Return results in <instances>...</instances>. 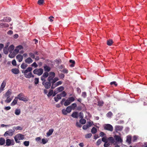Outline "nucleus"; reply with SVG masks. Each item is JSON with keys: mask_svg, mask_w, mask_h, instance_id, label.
<instances>
[{"mask_svg": "<svg viewBox=\"0 0 147 147\" xmlns=\"http://www.w3.org/2000/svg\"><path fill=\"white\" fill-rule=\"evenodd\" d=\"M32 70V68L28 67L24 71H22V72L24 73V76L27 78H30L31 77L34 78V75L32 74L30 72Z\"/></svg>", "mask_w": 147, "mask_h": 147, "instance_id": "obj_1", "label": "nucleus"}, {"mask_svg": "<svg viewBox=\"0 0 147 147\" xmlns=\"http://www.w3.org/2000/svg\"><path fill=\"white\" fill-rule=\"evenodd\" d=\"M32 70V68L28 67L24 71H22V72L24 73V76L27 78H30L31 77L34 78V75L32 74L30 72Z\"/></svg>", "mask_w": 147, "mask_h": 147, "instance_id": "obj_2", "label": "nucleus"}, {"mask_svg": "<svg viewBox=\"0 0 147 147\" xmlns=\"http://www.w3.org/2000/svg\"><path fill=\"white\" fill-rule=\"evenodd\" d=\"M32 70V68L28 67L24 71H22V72L24 73V76L27 78H30L31 77L34 78V75L32 74L30 72Z\"/></svg>", "mask_w": 147, "mask_h": 147, "instance_id": "obj_3", "label": "nucleus"}, {"mask_svg": "<svg viewBox=\"0 0 147 147\" xmlns=\"http://www.w3.org/2000/svg\"><path fill=\"white\" fill-rule=\"evenodd\" d=\"M24 138V135L20 134H18L14 137L15 141L17 143L20 142V141L19 140H23Z\"/></svg>", "mask_w": 147, "mask_h": 147, "instance_id": "obj_4", "label": "nucleus"}, {"mask_svg": "<svg viewBox=\"0 0 147 147\" xmlns=\"http://www.w3.org/2000/svg\"><path fill=\"white\" fill-rule=\"evenodd\" d=\"M43 70L42 68H36L33 71L34 74H36L38 76H41L43 73Z\"/></svg>", "mask_w": 147, "mask_h": 147, "instance_id": "obj_5", "label": "nucleus"}, {"mask_svg": "<svg viewBox=\"0 0 147 147\" xmlns=\"http://www.w3.org/2000/svg\"><path fill=\"white\" fill-rule=\"evenodd\" d=\"M104 129L110 131H112L113 130V127L111 124H105L103 125Z\"/></svg>", "mask_w": 147, "mask_h": 147, "instance_id": "obj_6", "label": "nucleus"}, {"mask_svg": "<svg viewBox=\"0 0 147 147\" xmlns=\"http://www.w3.org/2000/svg\"><path fill=\"white\" fill-rule=\"evenodd\" d=\"M15 130L14 129H9L8 131H7L5 132L4 136H12L15 132Z\"/></svg>", "mask_w": 147, "mask_h": 147, "instance_id": "obj_7", "label": "nucleus"}, {"mask_svg": "<svg viewBox=\"0 0 147 147\" xmlns=\"http://www.w3.org/2000/svg\"><path fill=\"white\" fill-rule=\"evenodd\" d=\"M59 80V79L55 77L54 79V80L53 81L51 82L52 86H51V88L52 89H54L56 87L58 86L57 84V83H55L57 81Z\"/></svg>", "mask_w": 147, "mask_h": 147, "instance_id": "obj_8", "label": "nucleus"}, {"mask_svg": "<svg viewBox=\"0 0 147 147\" xmlns=\"http://www.w3.org/2000/svg\"><path fill=\"white\" fill-rule=\"evenodd\" d=\"M59 80V79L55 77L54 79V80L53 81L51 82L52 86H51V88L52 89H54L56 87L58 86L57 84V83H55L57 81Z\"/></svg>", "mask_w": 147, "mask_h": 147, "instance_id": "obj_9", "label": "nucleus"}, {"mask_svg": "<svg viewBox=\"0 0 147 147\" xmlns=\"http://www.w3.org/2000/svg\"><path fill=\"white\" fill-rule=\"evenodd\" d=\"M42 84L44 86L46 89H48L50 88L51 85V82L47 81L46 82V81H42Z\"/></svg>", "mask_w": 147, "mask_h": 147, "instance_id": "obj_10", "label": "nucleus"}, {"mask_svg": "<svg viewBox=\"0 0 147 147\" xmlns=\"http://www.w3.org/2000/svg\"><path fill=\"white\" fill-rule=\"evenodd\" d=\"M18 99L20 100L23 101H26L28 100L26 99V98L24 96V94L22 93H21L19 94L18 95V97H17Z\"/></svg>", "mask_w": 147, "mask_h": 147, "instance_id": "obj_11", "label": "nucleus"}, {"mask_svg": "<svg viewBox=\"0 0 147 147\" xmlns=\"http://www.w3.org/2000/svg\"><path fill=\"white\" fill-rule=\"evenodd\" d=\"M14 141L13 140H10L9 139H7L6 141V145L9 146L11 145H13Z\"/></svg>", "mask_w": 147, "mask_h": 147, "instance_id": "obj_12", "label": "nucleus"}, {"mask_svg": "<svg viewBox=\"0 0 147 147\" xmlns=\"http://www.w3.org/2000/svg\"><path fill=\"white\" fill-rule=\"evenodd\" d=\"M23 47L22 45H20L17 46L16 47L13 51L14 52L17 54L19 52L20 50L23 49Z\"/></svg>", "mask_w": 147, "mask_h": 147, "instance_id": "obj_13", "label": "nucleus"}, {"mask_svg": "<svg viewBox=\"0 0 147 147\" xmlns=\"http://www.w3.org/2000/svg\"><path fill=\"white\" fill-rule=\"evenodd\" d=\"M49 74L47 72H45L43 75L41 77V80L42 81H46L45 78H47L49 76Z\"/></svg>", "mask_w": 147, "mask_h": 147, "instance_id": "obj_14", "label": "nucleus"}, {"mask_svg": "<svg viewBox=\"0 0 147 147\" xmlns=\"http://www.w3.org/2000/svg\"><path fill=\"white\" fill-rule=\"evenodd\" d=\"M6 81L4 80L2 83L0 88V93L4 90V89L6 85Z\"/></svg>", "mask_w": 147, "mask_h": 147, "instance_id": "obj_15", "label": "nucleus"}, {"mask_svg": "<svg viewBox=\"0 0 147 147\" xmlns=\"http://www.w3.org/2000/svg\"><path fill=\"white\" fill-rule=\"evenodd\" d=\"M123 129V127L121 126L116 125L115 126V131L117 132L118 131H121Z\"/></svg>", "mask_w": 147, "mask_h": 147, "instance_id": "obj_16", "label": "nucleus"}, {"mask_svg": "<svg viewBox=\"0 0 147 147\" xmlns=\"http://www.w3.org/2000/svg\"><path fill=\"white\" fill-rule=\"evenodd\" d=\"M114 138L116 141L117 142H122L123 141L122 139L121 138V137L118 135H115L114 136Z\"/></svg>", "mask_w": 147, "mask_h": 147, "instance_id": "obj_17", "label": "nucleus"}, {"mask_svg": "<svg viewBox=\"0 0 147 147\" xmlns=\"http://www.w3.org/2000/svg\"><path fill=\"white\" fill-rule=\"evenodd\" d=\"M16 59L18 60L19 62H21L22 61L23 57L21 55L19 54L16 56Z\"/></svg>", "mask_w": 147, "mask_h": 147, "instance_id": "obj_18", "label": "nucleus"}, {"mask_svg": "<svg viewBox=\"0 0 147 147\" xmlns=\"http://www.w3.org/2000/svg\"><path fill=\"white\" fill-rule=\"evenodd\" d=\"M12 94L11 90V89H9L5 93V96L6 97H10Z\"/></svg>", "mask_w": 147, "mask_h": 147, "instance_id": "obj_19", "label": "nucleus"}, {"mask_svg": "<svg viewBox=\"0 0 147 147\" xmlns=\"http://www.w3.org/2000/svg\"><path fill=\"white\" fill-rule=\"evenodd\" d=\"M11 72L15 74H18L19 72V70L17 68H13L11 70Z\"/></svg>", "mask_w": 147, "mask_h": 147, "instance_id": "obj_20", "label": "nucleus"}, {"mask_svg": "<svg viewBox=\"0 0 147 147\" xmlns=\"http://www.w3.org/2000/svg\"><path fill=\"white\" fill-rule=\"evenodd\" d=\"M25 61L26 63L30 64L33 62V60L30 57H28L26 59Z\"/></svg>", "mask_w": 147, "mask_h": 147, "instance_id": "obj_21", "label": "nucleus"}, {"mask_svg": "<svg viewBox=\"0 0 147 147\" xmlns=\"http://www.w3.org/2000/svg\"><path fill=\"white\" fill-rule=\"evenodd\" d=\"M18 100V98L17 97H15V98L11 104V105L13 106L16 105L17 103Z\"/></svg>", "mask_w": 147, "mask_h": 147, "instance_id": "obj_22", "label": "nucleus"}, {"mask_svg": "<svg viewBox=\"0 0 147 147\" xmlns=\"http://www.w3.org/2000/svg\"><path fill=\"white\" fill-rule=\"evenodd\" d=\"M131 136L129 135H128L127 136L126 141L129 144H130L131 143Z\"/></svg>", "mask_w": 147, "mask_h": 147, "instance_id": "obj_23", "label": "nucleus"}, {"mask_svg": "<svg viewBox=\"0 0 147 147\" xmlns=\"http://www.w3.org/2000/svg\"><path fill=\"white\" fill-rule=\"evenodd\" d=\"M44 69L45 71L47 72L51 70V68L50 67L47 65H46L44 67Z\"/></svg>", "mask_w": 147, "mask_h": 147, "instance_id": "obj_24", "label": "nucleus"}, {"mask_svg": "<svg viewBox=\"0 0 147 147\" xmlns=\"http://www.w3.org/2000/svg\"><path fill=\"white\" fill-rule=\"evenodd\" d=\"M71 116L74 118H77L78 117V113L77 112H74L71 114Z\"/></svg>", "mask_w": 147, "mask_h": 147, "instance_id": "obj_25", "label": "nucleus"}, {"mask_svg": "<svg viewBox=\"0 0 147 147\" xmlns=\"http://www.w3.org/2000/svg\"><path fill=\"white\" fill-rule=\"evenodd\" d=\"M54 130L53 129H50L48 131L47 133V136H49L51 135L53 133Z\"/></svg>", "mask_w": 147, "mask_h": 147, "instance_id": "obj_26", "label": "nucleus"}, {"mask_svg": "<svg viewBox=\"0 0 147 147\" xmlns=\"http://www.w3.org/2000/svg\"><path fill=\"white\" fill-rule=\"evenodd\" d=\"M14 46L13 45H11L8 48V51L10 53H11L12 51L14 49Z\"/></svg>", "mask_w": 147, "mask_h": 147, "instance_id": "obj_27", "label": "nucleus"}, {"mask_svg": "<svg viewBox=\"0 0 147 147\" xmlns=\"http://www.w3.org/2000/svg\"><path fill=\"white\" fill-rule=\"evenodd\" d=\"M5 143V140L3 138H0V145H4Z\"/></svg>", "mask_w": 147, "mask_h": 147, "instance_id": "obj_28", "label": "nucleus"}, {"mask_svg": "<svg viewBox=\"0 0 147 147\" xmlns=\"http://www.w3.org/2000/svg\"><path fill=\"white\" fill-rule=\"evenodd\" d=\"M16 55V54L14 51L12 53H10L9 55V57L11 58H13Z\"/></svg>", "mask_w": 147, "mask_h": 147, "instance_id": "obj_29", "label": "nucleus"}, {"mask_svg": "<svg viewBox=\"0 0 147 147\" xmlns=\"http://www.w3.org/2000/svg\"><path fill=\"white\" fill-rule=\"evenodd\" d=\"M64 88L63 86H60L58 88H57L56 90L59 93L60 92H61L64 90Z\"/></svg>", "mask_w": 147, "mask_h": 147, "instance_id": "obj_30", "label": "nucleus"}, {"mask_svg": "<svg viewBox=\"0 0 147 147\" xmlns=\"http://www.w3.org/2000/svg\"><path fill=\"white\" fill-rule=\"evenodd\" d=\"M109 141L110 142L111 144H113L115 142L114 139L112 137L108 138V141Z\"/></svg>", "mask_w": 147, "mask_h": 147, "instance_id": "obj_31", "label": "nucleus"}, {"mask_svg": "<svg viewBox=\"0 0 147 147\" xmlns=\"http://www.w3.org/2000/svg\"><path fill=\"white\" fill-rule=\"evenodd\" d=\"M65 101L64 103V105L65 106H67L68 105H69L71 103L70 101L68 99H67L66 100H65Z\"/></svg>", "mask_w": 147, "mask_h": 147, "instance_id": "obj_32", "label": "nucleus"}, {"mask_svg": "<svg viewBox=\"0 0 147 147\" xmlns=\"http://www.w3.org/2000/svg\"><path fill=\"white\" fill-rule=\"evenodd\" d=\"M21 113V110L20 109H16L15 110V113L16 115H19Z\"/></svg>", "mask_w": 147, "mask_h": 147, "instance_id": "obj_33", "label": "nucleus"}, {"mask_svg": "<svg viewBox=\"0 0 147 147\" xmlns=\"http://www.w3.org/2000/svg\"><path fill=\"white\" fill-rule=\"evenodd\" d=\"M8 49H7V46L5 47L3 50L4 53L5 54H7L8 53Z\"/></svg>", "mask_w": 147, "mask_h": 147, "instance_id": "obj_34", "label": "nucleus"}, {"mask_svg": "<svg viewBox=\"0 0 147 147\" xmlns=\"http://www.w3.org/2000/svg\"><path fill=\"white\" fill-rule=\"evenodd\" d=\"M97 129L95 127H93L92 128L91 132L93 134H95L97 132Z\"/></svg>", "mask_w": 147, "mask_h": 147, "instance_id": "obj_35", "label": "nucleus"}, {"mask_svg": "<svg viewBox=\"0 0 147 147\" xmlns=\"http://www.w3.org/2000/svg\"><path fill=\"white\" fill-rule=\"evenodd\" d=\"M69 62L72 63V64L70 65V67H73L74 66V65L75 64V62L74 60L71 59L70 60H69Z\"/></svg>", "mask_w": 147, "mask_h": 147, "instance_id": "obj_36", "label": "nucleus"}, {"mask_svg": "<svg viewBox=\"0 0 147 147\" xmlns=\"http://www.w3.org/2000/svg\"><path fill=\"white\" fill-rule=\"evenodd\" d=\"M54 77H53L52 76H49L47 78V81H49V82H51L52 81H53L54 78Z\"/></svg>", "mask_w": 147, "mask_h": 147, "instance_id": "obj_37", "label": "nucleus"}, {"mask_svg": "<svg viewBox=\"0 0 147 147\" xmlns=\"http://www.w3.org/2000/svg\"><path fill=\"white\" fill-rule=\"evenodd\" d=\"M104 104V102L100 100H98V105L99 106H102Z\"/></svg>", "mask_w": 147, "mask_h": 147, "instance_id": "obj_38", "label": "nucleus"}, {"mask_svg": "<svg viewBox=\"0 0 147 147\" xmlns=\"http://www.w3.org/2000/svg\"><path fill=\"white\" fill-rule=\"evenodd\" d=\"M107 42L108 45L111 46L113 44V41L112 40L109 39L107 40Z\"/></svg>", "mask_w": 147, "mask_h": 147, "instance_id": "obj_39", "label": "nucleus"}, {"mask_svg": "<svg viewBox=\"0 0 147 147\" xmlns=\"http://www.w3.org/2000/svg\"><path fill=\"white\" fill-rule=\"evenodd\" d=\"M10 97H7V99L5 100V102L7 103H9L11 100L12 98H9Z\"/></svg>", "mask_w": 147, "mask_h": 147, "instance_id": "obj_40", "label": "nucleus"}, {"mask_svg": "<svg viewBox=\"0 0 147 147\" xmlns=\"http://www.w3.org/2000/svg\"><path fill=\"white\" fill-rule=\"evenodd\" d=\"M13 129H16V130H21L23 128L21 127L20 126H18L17 127H14L13 128Z\"/></svg>", "mask_w": 147, "mask_h": 147, "instance_id": "obj_41", "label": "nucleus"}, {"mask_svg": "<svg viewBox=\"0 0 147 147\" xmlns=\"http://www.w3.org/2000/svg\"><path fill=\"white\" fill-rule=\"evenodd\" d=\"M102 141L105 143L108 141V138H107V137L106 136L103 137L102 138Z\"/></svg>", "mask_w": 147, "mask_h": 147, "instance_id": "obj_42", "label": "nucleus"}, {"mask_svg": "<svg viewBox=\"0 0 147 147\" xmlns=\"http://www.w3.org/2000/svg\"><path fill=\"white\" fill-rule=\"evenodd\" d=\"M28 65L27 64H25L24 63H23L21 65V68L23 69H26Z\"/></svg>", "mask_w": 147, "mask_h": 147, "instance_id": "obj_43", "label": "nucleus"}, {"mask_svg": "<svg viewBox=\"0 0 147 147\" xmlns=\"http://www.w3.org/2000/svg\"><path fill=\"white\" fill-rule=\"evenodd\" d=\"M86 121L84 119H81L80 120V122L82 124H84L86 123Z\"/></svg>", "mask_w": 147, "mask_h": 147, "instance_id": "obj_44", "label": "nucleus"}, {"mask_svg": "<svg viewBox=\"0 0 147 147\" xmlns=\"http://www.w3.org/2000/svg\"><path fill=\"white\" fill-rule=\"evenodd\" d=\"M71 106H69L67 107L66 110L68 113H70L72 109Z\"/></svg>", "mask_w": 147, "mask_h": 147, "instance_id": "obj_45", "label": "nucleus"}, {"mask_svg": "<svg viewBox=\"0 0 147 147\" xmlns=\"http://www.w3.org/2000/svg\"><path fill=\"white\" fill-rule=\"evenodd\" d=\"M71 108L73 110H74L75 108L77 107V104L76 103H74L72 104L71 106Z\"/></svg>", "mask_w": 147, "mask_h": 147, "instance_id": "obj_46", "label": "nucleus"}, {"mask_svg": "<svg viewBox=\"0 0 147 147\" xmlns=\"http://www.w3.org/2000/svg\"><path fill=\"white\" fill-rule=\"evenodd\" d=\"M3 20L5 22H9L11 21V19L10 18L6 17L5 18H4Z\"/></svg>", "mask_w": 147, "mask_h": 147, "instance_id": "obj_47", "label": "nucleus"}, {"mask_svg": "<svg viewBox=\"0 0 147 147\" xmlns=\"http://www.w3.org/2000/svg\"><path fill=\"white\" fill-rule=\"evenodd\" d=\"M44 2V0H39L38 1V4L39 5H42Z\"/></svg>", "mask_w": 147, "mask_h": 147, "instance_id": "obj_48", "label": "nucleus"}, {"mask_svg": "<svg viewBox=\"0 0 147 147\" xmlns=\"http://www.w3.org/2000/svg\"><path fill=\"white\" fill-rule=\"evenodd\" d=\"M68 99L71 103L72 102L74 101L75 100V98L73 97H71L68 98Z\"/></svg>", "mask_w": 147, "mask_h": 147, "instance_id": "obj_49", "label": "nucleus"}, {"mask_svg": "<svg viewBox=\"0 0 147 147\" xmlns=\"http://www.w3.org/2000/svg\"><path fill=\"white\" fill-rule=\"evenodd\" d=\"M30 144V142L29 141H25L24 142V144L26 146H28Z\"/></svg>", "mask_w": 147, "mask_h": 147, "instance_id": "obj_50", "label": "nucleus"}, {"mask_svg": "<svg viewBox=\"0 0 147 147\" xmlns=\"http://www.w3.org/2000/svg\"><path fill=\"white\" fill-rule=\"evenodd\" d=\"M92 136V134L91 133L85 135V137L86 138H90Z\"/></svg>", "mask_w": 147, "mask_h": 147, "instance_id": "obj_51", "label": "nucleus"}, {"mask_svg": "<svg viewBox=\"0 0 147 147\" xmlns=\"http://www.w3.org/2000/svg\"><path fill=\"white\" fill-rule=\"evenodd\" d=\"M39 83V78H35L34 79V83L36 85Z\"/></svg>", "mask_w": 147, "mask_h": 147, "instance_id": "obj_52", "label": "nucleus"}, {"mask_svg": "<svg viewBox=\"0 0 147 147\" xmlns=\"http://www.w3.org/2000/svg\"><path fill=\"white\" fill-rule=\"evenodd\" d=\"M53 93V90H50L49 92L48 93L47 96L49 97L52 95Z\"/></svg>", "mask_w": 147, "mask_h": 147, "instance_id": "obj_53", "label": "nucleus"}, {"mask_svg": "<svg viewBox=\"0 0 147 147\" xmlns=\"http://www.w3.org/2000/svg\"><path fill=\"white\" fill-rule=\"evenodd\" d=\"M108 142V141H107L106 142H105V143L104 145V147H108L110 145V143L109 142Z\"/></svg>", "mask_w": 147, "mask_h": 147, "instance_id": "obj_54", "label": "nucleus"}, {"mask_svg": "<svg viewBox=\"0 0 147 147\" xmlns=\"http://www.w3.org/2000/svg\"><path fill=\"white\" fill-rule=\"evenodd\" d=\"M49 76H51L53 77H55V74L54 72L51 71L49 72Z\"/></svg>", "mask_w": 147, "mask_h": 147, "instance_id": "obj_55", "label": "nucleus"}, {"mask_svg": "<svg viewBox=\"0 0 147 147\" xmlns=\"http://www.w3.org/2000/svg\"><path fill=\"white\" fill-rule=\"evenodd\" d=\"M113 113L111 111L109 112L107 114V116L109 117H111Z\"/></svg>", "mask_w": 147, "mask_h": 147, "instance_id": "obj_56", "label": "nucleus"}, {"mask_svg": "<svg viewBox=\"0 0 147 147\" xmlns=\"http://www.w3.org/2000/svg\"><path fill=\"white\" fill-rule=\"evenodd\" d=\"M48 142V140L46 139H42V143L43 144H45Z\"/></svg>", "mask_w": 147, "mask_h": 147, "instance_id": "obj_57", "label": "nucleus"}, {"mask_svg": "<svg viewBox=\"0 0 147 147\" xmlns=\"http://www.w3.org/2000/svg\"><path fill=\"white\" fill-rule=\"evenodd\" d=\"M102 142V140L100 139H99L96 142V144L97 146H99Z\"/></svg>", "mask_w": 147, "mask_h": 147, "instance_id": "obj_58", "label": "nucleus"}, {"mask_svg": "<svg viewBox=\"0 0 147 147\" xmlns=\"http://www.w3.org/2000/svg\"><path fill=\"white\" fill-rule=\"evenodd\" d=\"M62 113L64 115H66L67 114V113H68L66 110L63 109L62 110Z\"/></svg>", "mask_w": 147, "mask_h": 147, "instance_id": "obj_59", "label": "nucleus"}, {"mask_svg": "<svg viewBox=\"0 0 147 147\" xmlns=\"http://www.w3.org/2000/svg\"><path fill=\"white\" fill-rule=\"evenodd\" d=\"M0 24L1 26H3L4 27H8L9 26V25L6 24L2 23H1Z\"/></svg>", "mask_w": 147, "mask_h": 147, "instance_id": "obj_60", "label": "nucleus"}, {"mask_svg": "<svg viewBox=\"0 0 147 147\" xmlns=\"http://www.w3.org/2000/svg\"><path fill=\"white\" fill-rule=\"evenodd\" d=\"M105 135L106 134L103 132H101L99 133L100 136L101 137H104V136H105Z\"/></svg>", "mask_w": 147, "mask_h": 147, "instance_id": "obj_61", "label": "nucleus"}, {"mask_svg": "<svg viewBox=\"0 0 147 147\" xmlns=\"http://www.w3.org/2000/svg\"><path fill=\"white\" fill-rule=\"evenodd\" d=\"M64 75L62 73H61L59 74V77L61 79H63L64 78Z\"/></svg>", "mask_w": 147, "mask_h": 147, "instance_id": "obj_62", "label": "nucleus"}, {"mask_svg": "<svg viewBox=\"0 0 147 147\" xmlns=\"http://www.w3.org/2000/svg\"><path fill=\"white\" fill-rule=\"evenodd\" d=\"M61 94V96L63 97H65L67 95L66 93L64 91H63L61 94Z\"/></svg>", "mask_w": 147, "mask_h": 147, "instance_id": "obj_63", "label": "nucleus"}, {"mask_svg": "<svg viewBox=\"0 0 147 147\" xmlns=\"http://www.w3.org/2000/svg\"><path fill=\"white\" fill-rule=\"evenodd\" d=\"M29 54L32 58L33 59L35 58L34 54L32 53H29Z\"/></svg>", "mask_w": 147, "mask_h": 147, "instance_id": "obj_64", "label": "nucleus"}]
</instances>
